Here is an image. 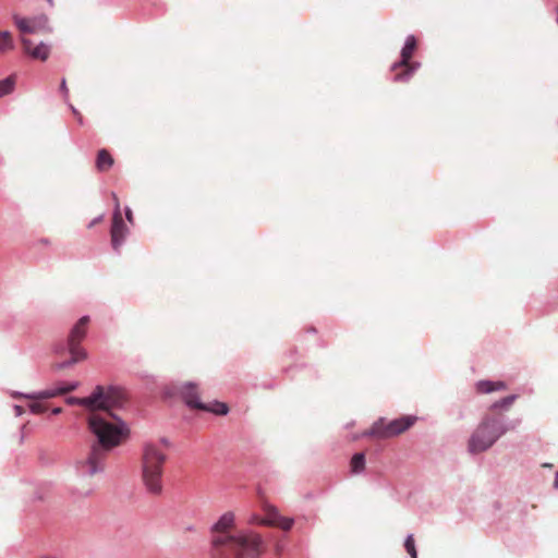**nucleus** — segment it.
I'll use <instances>...</instances> for the list:
<instances>
[{"label": "nucleus", "instance_id": "1", "mask_svg": "<svg viewBox=\"0 0 558 558\" xmlns=\"http://www.w3.org/2000/svg\"><path fill=\"white\" fill-rule=\"evenodd\" d=\"M124 401L125 395L121 388L104 386H97L86 398L66 399L68 404L81 405L89 411L88 427L97 438L88 456L77 463L83 475L93 476L104 471L109 451L121 444L126 428L113 410L122 407Z\"/></svg>", "mask_w": 558, "mask_h": 558}, {"label": "nucleus", "instance_id": "2", "mask_svg": "<svg viewBox=\"0 0 558 558\" xmlns=\"http://www.w3.org/2000/svg\"><path fill=\"white\" fill-rule=\"evenodd\" d=\"M210 532L213 558H259L266 550V543L259 533L236 529L232 511L221 514Z\"/></svg>", "mask_w": 558, "mask_h": 558}, {"label": "nucleus", "instance_id": "3", "mask_svg": "<svg viewBox=\"0 0 558 558\" xmlns=\"http://www.w3.org/2000/svg\"><path fill=\"white\" fill-rule=\"evenodd\" d=\"M167 456L157 446L147 444L142 458V478L146 490L151 495L162 493L163 464Z\"/></svg>", "mask_w": 558, "mask_h": 558}, {"label": "nucleus", "instance_id": "4", "mask_svg": "<svg viewBox=\"0 0 558 558\" xmlns=\"http://www.w3.org/2000/svg\"><path fill=\"white\" fill-rule=\"evenodd\" d=\"M507 432L504 420L485 415L469 440V451L477 453L490 448Z\"/></svg>", "mask_w": 558, "mask_h": 558}, {"label": "nucleus", "instance_id": "5", "mask_svg": "<svg viewBox=\"0 0 558 558\" xmlns=\"http://www.w3.org/2000/svg\"><path fill=\"white\" fill-rule=\"evenodd\" d=\"M418 48V39L415 35H408L400 50V58L391 63L393 72L392 82L408 83L421 68V62L414 61L413 56Z\"/></svg>", "mask_w": 558, "mask_h": 558}, {"label": "nucleus", "instance_id": "6", "mask_svg": "<svg viewBox=\"0 0 558 558\" xmlns=\"http://www.w3.org/2000/svg\"><path fill=\"white\" fill-rule=\"evenodd\" d=\"M416 421L414 416H402L392 421L378 418L369 429L363 433V436L387 439L399 436L408 430Z\"/></svg>", "mask_w": 558, "mask_h": 558}, {"label": "nucleus", "instance_id": "7", "mask_svg": "<svg viewBox=\"0 0 558 558\" xmlns=\"http://www.w3.org/2000/svg\"><path fill=\"white\" fill-rule=\"evenodd\" d=\"M88 323L89 317L83 316L72 327L68 338V349L72 359L69 362L58 364L57 368L61 369L86 359V352L80 347V343L86 336Z\"/></svg>", "mask_w": 558, "mask_h": 558}, {"label": "nucleus", "instance_id": "8", "mask_svg": "<svg viewBox=\"0 0 558 558\" xmlns=\"http://www.w3.org/2000/svg\"><path fill=\"white\" fill-rule=\"evenodd\" d=\"M181 395L186 404L193 409L211 412L218 415H226L229 411L226 403L218 401L204 403L199 401L197 387L192 383H186L182 386Z\"/></svg>", "mask_w": 558, "mask_h": 558}, {"label": "nucleus", "instance_id": "9", "mask_svg": "<svg viewBox=\"0 0 558 558\" xmlns=\"http://www.w3.org/2000/svg\"><path fill=\"white\" fill-rule=\"evenodd\" d=\"M126 233L128 228L122 219L120 210L117 209L113 215L111 226V244L113 250L118 251L121 247L125 240Z\"/></svg>", "mask_w": 558, "mask_h": 558}, {"label": "nucleus", "instance_id": "10", "mask_svg": "<svg viewBox=\"0 0 558 558\" xmlns=\"http://www.w3.org/2000/svg\"><path fill=\"white\" fill-rule=\"evenodd\" d=\"M21 44L23 51L33 59L46 61L50 53V46L44 41L39 43L36 47H33L31 39L21 37Z\"/></svg>", "mask_w": 558, "mask_h": 558}, {"label": "nucleus", "instance_id": "11", "mask_svg": "<svg viewBox=\"0 0 558 558\" xmlns=\"http://www.w3.org/2000/svg\"><path fill=\"white\" fill-rule=\"evenodd\" d=\"M77 386L78 383L65 384L56 389H46L38 393L27 395L25 397L33 400L50 399L60 395H65L68 392L74 391L77 388Z\"/></svg>", "mask_w": 558, "mask_h": 558}, {"label": "nucleus", "instance_id": "12", "mask_svg": "<svg viewBox=\"0 0 558 558\" xmlns=\"http://www.w3.org/2000/svg\"><path fill=\"white\" fill-rule=\"evenodd\" d=\"M517 398H518L517 395H511L506 398H502L499 401L494 402L490 405L489 412L486 415L497 416L502 420V415L500 413H498V410H500V409L509 410L511 408V405L513 404V402L517 400Z\"/></svg>", "mask_w": 558, "mask_h": 558}, {"label": "nucleus", "instance_id": "13", "mask_svg": "<svg viewBox=\"0 0 558 558\" xmlns=\"http://www.w3.org/2000/svg\"><path fill=\"white\" fill-rule=\"evenodd\" d=\"M507 390V385L504 381L481 380L476 384V391L478 393H490L493 391Z\"/></svg>", "mask_w": 558, "mask_h": 558}, {"label": "nucleus", "instance_id": "14", "mask_svg": "<svg viewBox=\"0 0 558 558\" xmlns=\"http://www.w3.org/2000/svg\"><path fill=\"white\" fill-rule=\"evenodd\" d=\"M263 510L265 512V517L263 518V525L274 527L281 517L279 510L272 505H265Z\"/></svg>", "mask_w": 558, "mask_h": 558}, {"label": "nucleus", "instance_id": "15", "mask_svg": "<svg viewBox=\"0 0 558 558\" xmlns=\"http://www.w3.org/2000/svg\"><path fill=\"white\" fill-rule=\"evenodd\" d=\"M12 19L15 26L23 35L35 33V27H32V20L22 17L19 14H13Z\"/></svg>", "mask_w": 558, "mask_h": 558}, {"label": "nucleus", "instance_id": "16", "mask_svg": "<svg viewBox=\"0 0 558 558\" xmlns=\"http://www.w3.org/2000/svg\"><path fill=\"white\" fill-rule=\"evenodd\" d=\"M112 165H113V159H112L111 155L106 149L99 150V153L97 155V160H96V166H97L98 170L107 171L108 169L111 168Z\"/></svg>", "mask_w": 558, "mask_h": 558}, {"label": "nucleus", "instance_id": "17", "mask_svg": "<svg viewBox=\"0 0 558 558\" xmlns=\"http://www.w3.org/2000/svg\"><path fill=\"white\" fill-rule=\"evenodd\" d=\"M352 473H361L365 469V456L362 452L355 453L350 462Z\"/></svg>", "mask_w": 558, "mask_h": 558}, {"label": "nucleus", "instance_id": "18", "mask_svg": "<svg viewBox=\"0 0 558 558\" xmlns=\"http://www.w3.org/2000/svg\"><path fill=\"white\" fill-rule=\"evenodd\" d=\"M15 87V77L10 75L3 80H0V98L11 94Z\"/></svg>", "mask_w": 558, "mask_h": 558}, {"label": "nucleus", "instance_id": "19", "mask_svg": "<svg viewBox=\"0 0 558 558\" xmlns=\"http://www.w3.org/2000/svg\"><path fill=\"white\" fill-rule=\"evenodd\" d=\"M13 48L14 43L11 33L9 31H0V51L4 52L7 50H12Z\"/></svg>", "mask_w": 558, "mask_h": 558}, {"label": "nucleus", "instance_id": "20", "mask_svg": "<svg viewBox=\"0 0 558 558\" xmlns=\"http://www.w3.org/2000/svg\"><path fill=\"white\" fill-rule=\"evenodd\" d=\"M293 524L294 520L292 518L281 515L274 527L288 532L292 529Z\"/></svg>", "mask_w": 558, "mask_h": 558}, {"label": "nucleus", "instance_id": "21", "mask_svg": "<svg viewBox=\"0 0 558 558\" xmlns=\"http://www.w3.org/2000/svg\"><path fill=\"white\" fill-rule=\"evenodd\" d=\"M404 548L411 558H417L414 536L411 534L405 538Z\"/></svg>", "mask_w": 558, "mask_h": 558}, {"label": "nucleus", "instance_id": "22", "mask_svg": "<svg viewBox=\"0 0 558 558\" xmlns=\"http://www.w3.org/2000/svg\"><path fill=\"white\" fill-rule=\"evenodd\" d=\"M48 19L46 15H40L32 19V27H35V33L47 28Z\"/></svg>", "mask_w": 558, "mask_h": 558}, {"label": "nucleus", "instance_id": "23", "mask_svg": "<svg viewBox=\"0 0 558 558\" xmlns=\"http://www.w3.org/2000/svg\"><path fill=\"white\" fill-rule=\"evenodd\" d=\"M29 410L34 414H40L47 410V407L44 403L39 402L38 400H35L32 403H29Z\"/></svg>", "mask_w": 558, "mask_h": 558}, {"label": "nucleus", "instance_id": "24", "mask_svg": "<svg viewBox=\"0 0 558 558\" xmlns=\"http://www.w3.org/2000/svg\"><path fill=\"white\" fill-rule=\"evenodd\" d=\"M248 523L250 524L263 525V518L258 517L257 514H253L248 519Z\"/></svg>", "mask_w": 558, "mask_h": 558}, {"label": "nucleus", "instance_id": "25", "mask_svg": "<svg viewBox=\"0 0 558 558\" xmlns=\"http://www.w3.org/2000/svg\"><path fill=\"white\" fill-rule=\"evenodd\" d=\"M59 89H60V92H61L65 97H68V93H69V90H68V86H66V81H65V78H62V80H61V83H60V87H59Z\"/></svg>", "mask_w": 558, "mask_h": 558}, {"label": "nucleus", "instance_id": "26", "mask_svg": "<svg viewBox=\"0 0 558 558\" xmlns=\"http://www.w3.org/2000/svg\"><path fill=\"white\" fill-rule=\"evenodd\" d=\"M102 220V216L94 219L89 225H88V228H92L94 227L96 223L100 222Z\"/></svg>", "mask_w": 558, "mask_h": 558}, {"label": "nucleus", "instance_id": "27", "mask_svg": "<svg viewBox=\"0 0 558 558\" xmlns=\"http://www.w3.org/2000/svg\"><path fill=\"white\" fill-rule=\"evenodd\" d=\"M70 109H71V111L73 112V114H74L75 117H77L78 119H81V114H80V112L77 111V109H76V108H74L72 105H70Z\"/></svg>", "mask_w": 558, "mask_h": 558}, {"label": "nucleus", "instance_id": "28", "mask_svg": "<svg viewBox=\"0 0 558 558\" xmlns=\"http://www.w3.org/2000/svg\"><path fill=\"white\" fill-rule=\"evenodd\" d=\"M125 215H126V219H128L130 222H132V221H133L132 211H131L130 209H128V210H126V213H125Z\"/></svg>", "mask_w": 558, "mask_h": 558}, {"label": "nucleus", "instance_id": "29", "mask_svg": "<svg viewBox=\"0 0 558 558\" xmlns=\"http://www.w3.org/2000/svg\"><path fill=\"white\" fill-rule=\"evenodd\" d=\"M51 412L52 414L58 415L62 412V408H53Z\"/></svg>", "mask_w": 558, "mask_h": 558}, {"label": "nucleus", "instance_id": "30", "mask_svg": "<svg viewBox=\"0 0 558 558\" xmlns=\"http://www.w3.org/2000/svg\"><path fill=\"white\" fill-rule=\"evenodd\" d=\"M15 412L17 415H21L23 413V409L20 405L15 407Z\"/></svg>", "mask_w": 558, "mask_h": 558}, {"label": "nucleus", "instance_id": "31", "mask_svg": "<svg viewBox=\"0 0 558 558\" xmlns=\"http://www.w3.org/2000/svg\"><path fill=\"white\" fill-rule=\"evenodd\" d=\"M46 1L48 2V4H49L50 7H53V5H54V1H53V0H46Z\"/></svg>", "mask_w": 558, "mask_h": 558}, {"label": "nucleus", "instance_id": "32", "mask_svg": "<svg viewBox=\"0 0 558 558\" xmlns=\"http://www.w3.org/2000/svg\"><path fill=\"white\" fill-rule=\"evenodd\" d=\"M276 550H277V553H278V554H280V553H281V547H280V546H277V547H276Z\"/></svg>", "mask_w": 558, "mask_h": 558}, {"label": "nucleus", "instance_id": "33", "mask_svg": "<svg viewBox=\"0 0 558 558\" xmlns=\"http://www.w3.org/2000/svg\"><path fill=\"white\" fill-rule=\"evenodd\" d=\"M556 13H557L556 23L558 24V7H556Z\"/></svg>", "mask_w": 558, "mask_h": 558}, {"label": "nucleus", "instance_id": "34", "mask_svg": "<svg viewBox=\"0 0 558 558\" xmlns=\"http://www.w3.org/2000/svg\"><path fill=\"white\" fill-rule=\"evenodd\" d=\"M555 485L558 486V473H557V476H556Z\"/></svg>", "mask_w": 558, "mask_h": 558}]
</instances>
